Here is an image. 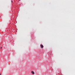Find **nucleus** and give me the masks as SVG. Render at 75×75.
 <instances>
[{
	"label": "nucleus",
	"instance_id": "39448f33",
	"mask_svg": "<svg viewBox=\"0 0 75 75\" xmlns=\"http://www.w3.org/2000/svg\"><path fill=\"white\" fill-rule=\"evenodd\" d=\"M0 75H1V74L0 73Z\"/></svg>",
	"mask_w": 75,
	"mask_h": 75
},
{
	"label": "nucleus",
	"instance_id": "20e7f679",
	"mask_svg": "<svg viewBox=\"0 0 75 75\" xmlns=\"http://www.w3.org/2000/svg\"><path fill=\"white\" fill-rule=\"evenodd\" d=\"M12 1V2L13 3V1Z\"/></svg>",
	"mask_w": 75,
	"mask_h": 75
},
{
	"label": "nucleus",
	"instance_id": "7ed1b4c3",
	"mask_svg": "<svg viewBox=\"0 0 75 75\" xmlns=\"http://www.w3.org/2000/svg\"><path fill=\"white\" fill-rule=\"evenodd\" d=\"M0 49H1L2 48V47H0Z\"/></svg>",
	"mask_w": 75,
	"mask_h": 75
},
{
	"label": "nucleus",
	"instance_id": "f03ea898",
	"mask_svg": "<svg viewBox=\"0 0 75 75\" xmlns=\"http://www.w3.org/2000/svg\"><path fill=\"white\" fill-rule=\"evenodd\" d=\"M31 72L33 74H34V72L33 71H32Z\"/></svg>",
	"mask_w": 75,
	"mask_h": 75
},
{
	"label": "nucleus",
	"instance_id": "f257e3e1",
	"mask_svg": "<svg viewBox=\"0 0 75 75\" xmlns=\"http://www.w3.org/2000/svg\"><path fill=\"white\" fill-rule=\"evenodd\" d=\"M40 46H41V47L42 48H43V47H44L43 45H41Z\"/></svg>",
	"mask_w": 75,
	"mask_h": 75
}]
</instances>
